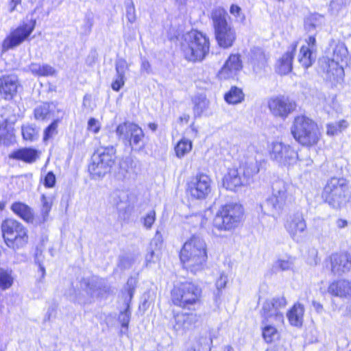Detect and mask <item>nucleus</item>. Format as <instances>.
I'll list each match as a JSON object with an SVG mask.
<instances>
[{"label": "nucleus", "instance_id": "nucleus-14", "mask_svg": "<svg viewBox=\"0 0 351 351\" xmlns=\"http://www.w3.org/2000/svg\"><path fill=\"white\" fill-rule=\"evenodd\" d=\"M286 305L287 301L283 296L266 300L261 311L263 321L271 322L272 324H282L284 316L281 309Z\"/></svg>", "mask_w": 351, "mask_h": 351}, {"label": "nucleus", "instance_id": "nucleus-55", "mask_svg": "<svg viewBox=\"0 0 351 351\" xmlns=\"http://www.w3.org/2000/svg\"><path fill=\"white\" fill-rule=\"evenodd\" d=\"M88 130L96 134L99 132L100 127L98 125V121L95 118H90L88 121Z\"/></svg>", "mask_w": 351, "mask_h": 351}, {"label": "nucleus", "instance_id": "nucleus-36", "mask_svg": "<svg viewBox=\"0 0 351 351\" xmlns=\"http://www.w3.org/2000/svg\"><path fill=\"white\" fill-rule=\"evenodd\" d=\"M278 324H272L271 322L262 320V335L267 343H271L278 336V331L275 325Z\"/></svg>", "mask_w": 351, "mask_h": 351}, {"label": "nucleus", "instance_id": "nucleus-37", "mask_svg": "<svg viewBox=\"0 0 351 351\" xmlns=\"http://www.w3.org/2000/svg\"><path fill=\"white\" fill-rule=\"evenodd\" d=\"M225 101L230 104H237L244 99L242 90L237 86H232L224 95Z\"/></svg>", "mask_w": 351, "mask_h": 351}, {"label": "nucleus", "instance_id": "nucleus-42", "mask_svg": "<svg viewBox=\"0 0 351 351\" xmlns=\"http://www.w3.org/2000/svg\"><path fill=\"white\" fill-rule=\"evenodd\" d=\"M40 215L42 217L40 222L45 223L48 220L49 214L52 207L53 200L51 197L43 194L40 197Z\"/></svg>", "mask_w": 351, "mask_h": 351}, {"label": "nucleus", "instance_id": "nucleus-32", "mask_svg": "<svg viewBox=\"0 0 351 351\" xmlns=\"http://www.w3.org/2000/svg\"><path fill=\"white\" fill-rule=\"evenodd\" d=\"M304 306L300 303L295 304L287 313L289 323L294 326H300L302 324Z\"/></svg>", "mask_w": 351, "mask_h": 351}, {"label": "nucleus", "instance_id": "nucleus-35", "mask_svg": "<svg viewBox=\"0 0 351 351\" xmlns=\"http://www.w3.org/2000/svg\"><path fill=\"white\" fill-rule=\"evenodd\" d=\"M315 56L313 55V51H311L309 47H306V46L304 45L301 47L298 60L304 69H308L311 66L315 61Z\"/></svg>", "mask_w": 351, "mask_h": 351}, {"label": "nucleus", "instance_id": "nucleus-21", "mask_svg": "<svg viewBox=\"0 0 351 351\" xmlns=\"http://www.w3.org/2000/svg\"><path fill=\"white\" fill-rule=\"evenodd\" d=\"M20 84L14 74L3 75L0 77V96L5 100H12L17 94Z\"/></svg>", "mask_w": 351, "mask_h": 351}, {"label": "nucleus", "instance_id": "nucleus-22", "mask_svg": "<svg viewBox=\"0 0 351 351\" xmlns=\"http://www.w3.org/2000/svg\"><path fill=\"white\" fill-rule=\"evenodd\" d=\"M330 261L331 272L334 275L341 276L351 269V256L347 252L332 254Z\"/></svg>", "mask_w": 351, "mask_h": 351}, {"label": "nucleus", "instance_id": "nucleus-17", "mask_svg": "<svg viewBox=\"0 0 351 351\" xmlns=\"http://www.w3.org/2000/svg\"><path fill=\"white\" fill-rule=\"evenodd\" d=\"M271 113L276 117L285 119L295 108V103L287 97L276 96L270 98L267 102Z\"/></svg>", "mask_w": 351, "mask_h": 351}, {"label": "nucleus", "instance_id": "nucleus-57", "mask_svg": "<svg viewBox=\"0 0 351 351\" xmlns=\"http://www.w3.org/2000/svg\"><path fill=\"white\" fill-rule=\"evenodd\" d=\"M152 71L151 65L148 60L145 58H142L141 60V72L146 73L147 74L150 73Z\"/></svg>", "mask_w": 351, "mask_h": 351}, {"label": "nucleus", "instance_id": "nucleus-38", "mask_svg": "<svg viewBox=\"0 0 351 351\" xmlns=\"http://www.w3.org/2000/svg\"><path fill=\"white\" fill-rule=\"evenodd\" d=\"M324 22V16L319 14H311L304 20V28L308 32H312L317 27L322 25Z\"/></svg>", "mask_w": 351, "mask_h": 351}, {"label": "nucleus", "instance_id": "nucleus-24", "mask_svg": "<svg viewBox=\"0 0 351 351\" xmlns=\"http://www.w3.org/2000/svg\"><path fill=\"white\" fill-rule=\"evenodd\" d=\"M173 319V328L178 332H184L191 330L198 321L197 315L195 313H177L174 315Z\"/></svg>", "mask_w": 351, "mask_h": 351}, {"label": "nucleus", "instance_id": "nucleus-52", "mask_svg": "<svg viewBox=\"0 0 351 351\" xmlns=\"http://www.w3.org/2000/svg\"><path fill=\"white\" fill-rule=\"evenodd\" d=\"M43 183L45 188L51 189L55 186L56 183V177L53 171H49L43 179Z\"/></svg>", "mask_w": 351, "mask_h": 351}, {"label": "nucleus", "instance_id": "nucleus-59", "mask_svg": "<svg viewBox=\"0 0 351 351\" xmlns=\"http://www.w3.org/2000/svg\"><path fill=\"white\" fill-rule=\"evenodd\" d=\"M35 263L38 265V271L41 273V278H44L45 276V268L43 265V263L39 261V256H37L34 259Z\"/></svg>", "mask_w": 351, "mask_h": 351}, {"label": "nucleus", "instance_id": "nucleus-58", "mask_svg": "<svg viewBox=\"0 0 351 351\" xmlns=\"http://www.w3.org/2000/svg\"><path fill=\"white\" fill-rule=\"evenodd\" d=\"M307 46L306 47H309L311 51L315 50L316 48V39L314 35L310 36L308 39H306Z\"/></svg>", "mask_w": 351, "mask_h": 351}, {"label": "nucleus", "instance_id": "nucleus-44", "mask_svg": "<svg viewBox=\"0 0 351 351\" xmlns=\"http://www.w3.org/2000/svg\"><path fill=\"white\" fill-rule=\"evenodd\" d=\"M132 162L133 160L131 157H126L120 162L117 174L119 179L124 180L128 177V174L132 169Z\"/></svg>", "mask_w": 351, "mask_h": 351}, {"label": "nucleus", "instance_id": "nucleus-29", "mask_svg": "<svg viewBox=\"0 0 351 351\" xmlns=\"http://www.w3.org/2000/svg\"><path fill=\"white\" fill-rule=\"evenodd\" d=\"M58 112L59 110L56 105L51 103H43L38 106L34 111V117L38 121H47L56 117V112Z\"/></svg>", "mask_w": 351, "mask_h": 351}, {"label": "nucleus", "instance_id": "nucleus-20", "mask_svg": "<svg viewBox=\"0 0 351 351\" xmlns=\"http://www.w3.org/2000/svg\"><path fill=\"white\" fill-rule=\"evenodd\" d=\"M80 285L91 298L102 297L109 290L105 280L97 276L82 278Z\"/></svg>", "mask_w": 351, "mask_h": 351}, {"label": "nucleus", "instance_id": "nucleus-43", "mask_svg": "<svg viewBox=\"0 0 351 351\" xmlns=\"http://www.w3.org/2000/svg\"><path fill=\"white\" fill-rule=\"evenodd\" d=\"M12 130L8 127L6 121L0 123V144L8 146L14 141Z\"/></svg>", "mask_w": 351, "mask_h": 351}, {"label": "nucleus", "instance_id": "nucleus-18", "mask_svg": "<svg viewBox=\"0 0 351 351\" xmlns=\"http://www.w3.org/2000/svg\"><path fill=\"white\" fill-rule=\"evenodd\" d=\"M137 284V280L136 278L130 277L128 278L127 283L124 287L125 291L127 293V295L125 297V308L124 311H121L119 317L118 321L121 325V334H127L128 330V325L130 321L131 317V311L130 310V302L132 300L134 290Z\"/></svg>", "mask_w": 351, "mask_h": 351}, {"label": "nucleus", "instance_id": "nucleus-64", "mask_svg": "<svg viewBox=\"0 0 351 351\" xmlns=\"http://www.w3.org/2000/svg\"><path fill=\"white\" fill-rule=\"evenodd\" d=\"M123 195H124V193L121 191H117V192L114 193V195L115 196V197H118L119 199V202H116V204L117 206H119L121 203L123 202V199H122V197H121V196Z\"/></svg>", "mask_w": 351, "mask_h": 351}, {"label": "nucleus", "instance_id": "nucleus-61", "mask_svg": "<svg viewBox=\"0 0 351 351\" xmlns=\"http://www.w3.org/2000/svg\"><path fill=\"white\" fill-rule=\"evenodd\" d=\"M192 219H194V221H195L196 222H199V226L201 228H203L204 227L205 224H206V219H205L202 215H195L193 217H191Z\"/></svg>", "mask_w": 351, "mask_h": 351}, {"label": "nucleus", "instance_id": "nucleus-13", "mask_svg": "<svg viewBox=\"0 0 351 351\" xmlns=\"http://www.w3.org/2000/svg\"><path fill=\"white\" fill-rule=\"evenodd\" d=\"M36 21L30 20L27 23L19 25L10 32V34L3 40L1 52L5 53L9 49L19 46L26 40L35 29Z\"/></svg>", "mask_w": 351, "mask_h": 351}, {"label": "nucleus", "instance_id": "nucleus-34", "mask_svg": "<svg viewBox=\"0 0 351 351\" xmlns=\"http://www.w3.org/2000/svg\"><path fill=\"white\" fill-rule=\"evenodd\" d=\"M192 101L195 117H200L208 108L209 101L204 95H195Z\"/></svg>", "mask_w": 351, "mask_h": 351}, {"label": "nucleus", "instance_id": "nucleus-30", "mask_svg": "<svg viewBox=\"0 0 351 351\" xmlns=\"http://www.w3.org/2000/svg\"><path fill=\"white\" fill-rule=\"evenodd\" d=\"M11 210L19 217L27 223H32L34 221V211L31 207L25 203L16 202L12 204Z\"/></svg>", "mask_w": 351, "mask_h": 351}, {"label": "nucleus", "instance_id": "nucleus-8", "mask_svg": "<svg viewBox=\"0 0 351 351\" xmlns=\"http://www.w3.org/2000/svg\"><path fill=\"white\" fill-rule=\"evenodd\" d=\"M116 149L113 146L97 149L91 158L88 170L94 179L103 178L109 173L114 164Z\"/></svg>", "mask_w": 351, "mask_h": 351}, {"label": "nucleus", "instance_id": "nucleus-40", "mask_svg": "<svg viewBox=\"0 0 351 351\" xmlns=\"http://www.w3.org/2000/svg\"><path fill=\"white\" fill-rule=\"evenodd\" d=\"M213 332V330H210L209 332L205 334V335L200 336L193 346L200 351H210L213 339L215 337Z\"/></svg>", "mask_w": 351, "mask_h": 351}, {"label": "nucleus", "instance_id": "nucleus-46", "mask_svg": "<svg viewBox=\"0 0 351 351\" xmlns=\"http://www.w3.org/2000/svg\"><path fill=\"white\" fill-rule=\"evenodd\" d=\"M348 54V50L345 45L343 43H338L336 45L333 49L332 62L337 64L339 62L343 61L346 58Z\"/></svg>", "mask_w": 351, "mask_h": 351}, {"label": "nucleus", "instance_id": "nucleus-45", "mask_svg": "<svg viewBox=\"0 0 351 351\" xmlns=\"http://www.w3.org/2000/svg\"><path fill=\"white\" fill-rule=\"evenodd\" d=\"M12 270L0 267V288L3 290L9 289L13 284L14 278Z\"/></svg>", "mask_w": 351, "mask_h": 351}, {"label": "nucleus", "instance_id": "nucleus-48", "mask_svg": "<svg viewBox=\"0 0 351 351\" xmlns=\"http://www.w3.org/2000/svg\"><path fill=\"white\" fill-rule=\"evenodd\" d=\"M59 122H60V119L58 118H56L45 129L44 133H43V141L45 142L49 141L50 138H51L54 135H56L58 133L57 128H58Z\"/></svg>", "mask_w": 351, "mask_h": 351}, {"label": "nucleus", "instance_id": "nucleus-49", "mask_svg": "<svg viewBox=\"0 0 351 351\" xmlns=\"http://www.w3.org/2000/svg\"><path fill=\"white\" fill-rule=\"evenodd\" d=\"M124 5L125 7L126 18L130 23L135 22L136 16L135 7L132 0H125Z\"/></svg>", "mask_w": 351, "mask_h": 351}, {"label": "nucleus", "instance_id": "nucleus-39", "mask_svg": "<svg viewBox=\"0 0 351 351\" xmlns=\"http://www.w3.org/2000/svg\"><path fill=\"white\" fill-rule=\"evenodd\" d=\"M192 147V141L187 138H182L177 143L174 147L176 156L178 158H182L191 151Z\"/></svg>", "mask_w": 351, "mask_h": 351}, {"label": "nucleus", "instance_id": "nucleus-33", "mask_svg": "<svg viewBox=\"0 0 351 351\" xmlns=\"http://www.w3.org/2000/svg\"><path fill=\"white\" fill-rule=\"evenodd\" d=\"M29 69L33 75L37 76H51L56 72L54 68L47 64L32 63L29 65Z\"/></svg>", "mask_w": 351, "mask_h": 351}, {"label": "nucleus", "instance_id": "nucleus-2", "mask_svg": "<svg viewBox=\"0 0 351 351\" xmlns=\"http://www.w3.org/2000/svg\"><path fill=\"white\" fill-rule=\"evenodd\" d=\"M180 258L184 267L193 274L204 269L207 260L206 245L199 236H193L180 250Z\"/></svg>", "mask_w": 351, "mask_h": 351}, {"label": "nucleus", "instance_id": "nucleus-27", "mask_svg": "<svg viewBox=\"0 0 351 351\" xmlns=\"http://www.w3.org/2000/svg\"><path fill=\"white\" fill-rule=\"evenodd\" d=\"M328 291L334 296L351 298V280H335L330 284Z\"/></svg>", "mask_w": 351, "mask_h": 351}, {"label": "nucleus", "instance_id": "nucleus-23", "mask_svg": "<svg viewBox=\"0 0 351 351\" xmlns=\"http://www.w3.org/2000/svg\"><path fill=\"white\" fill-rule=\"evenodd\" d=\"M269 58V54H267L263 48L258 47H253L248 53V61L253 71L256 73L265 68Z\"/></svg>", "mask_w": 351, "mask_h": 351}, {"label": "nucleus", "instance_id": "nucleus-5", "mask_svg": "<svg viewBox=\"0 0 351 351\" xmlns=\"http://www.w3.org/2000/svg\"><path fill=\"white\" fill-rule=\"evenodd\" d=\"M291 132L295 140L304 146L314 145L319 138L317 124L305 116L295 118Z\"/></svg>", "mask_w": 351, "mask_h": 351}, {"label": "nucleus", "instance_id": "nucleus-62", "mask_svg": "<svg viewBox=\"0 0 351 351\" xmlns=\"http://www.w3.org/2000/svg\"><path fill=\"white\" fill-rule=\"evenodd\" d=\"M347 225H348V221L346 219H338L336 221V226L339 228H343L346 227Z\"/></svg>", "mask_w": 351, "mask_h": 351}, {"label": "nucleus", "instance_id": "nucleus-63", "mask_svg": "<svg viewBox=\"0 0 351 351\" xmlns=\"http://www.w3.org/2000/svg\"><path fill=\"white\" fill-rule=\"evenodd\" d=\"M21 2V0H11L10 3V12H13L16 5L20 4Z\"/></svg>", "mask_w": 351, "mask_h": 351}, {"label": "nucleus", "instance_id": "nucleus-19", "mask_svg": "<svg viewBox=\"0 0 351 351\" xmlns=\"http://www.w3.org/2000/svg\"><path fill=\"white\" fill-rule=\"evenodd\" d=\"M285 228L293 240L296 242L302 241V234L306 229V223L302 212L297 211L290 215L286 219Z\"/></svg>", "mask_w": 351, "mask_h": 351}, {"label": "nucleus", "instance_id": "nucleus-10", "mask_svg": "<svg viewBox=\"0 0 351 351\" xmlns=\"http://www.w3.org/2000/svg\"><path fill=\"white\" fill-rule=\"evenodd\" d=\"M1 231L7 246L17 250L26 245L28 241L26 228L19 221L7 219L1 223Z\"/></svg>", "mask_w": 351, "mask_h": 351}, {"label": "nucleus", "instance_id": "nucleus-28", "mask_svg": "<svg viewBox=\"0 0 351 351\" xmlns=\"http://www.w3.org/2000/svg\"><path fill=\"white\" fill-rule=\"evenodd\" d=\"M297 48V43H293L287 52L278 60L276 71L280 75L288 74L292 70V61Z\"/></svg>", "mask_w": 351, "mask_h": 351}, {"label": "nucleus", "instance_id": "nucleus-6", "mask_svg": "<svg viewBox=\"0 0 351 351\" xmlns=\"http://www.w3.org/2000/svg\"><path fill=\"white\" fill-rule=\"evenodd\" d=\"M116 134L119 140L128 145L132 151L141 152L145 148L146 141L143 129L137 124L129 121L117 126Z\"/></svg>", "mask_w": 351, "mask_h": 351}, {"label": "nucleus", "instance_id": "nucleus-25", "mask_svg": "<svg viewBox=\"0 0 351 351\" xmlns=\"http://www.w3.org/2000/svg\"><path fill=\"white\" fill-rule=\"evenodd\" d=\"M242 69V61L239 54H230L219 71L221 79L233 77Z\"/></svg>", "mask_w": 351, "mask_h": 351}, {"label": "nucleus", "instance_id": "nucleus-51", "mask_svg": "<svg viewBox=\"0 0 351 351\" xmlns=\"http://www.w3.org/2000/svg\"><path fill=\"white\" fill-rule=\"evenodd\" d=\"M22 135L25 140L33 141L36 138L37 131L32 125L23 126Z\"/></svg>", "mask_w": 351, "mask_h": 351}, {"label": "nucleus", "instance_id": "nucleus-15", "mask_svg": "<svg viewBox=\"0 0 351 351\" xmlns=\"http://www.w3.org/2000/svg\"><path fill=\"white\" fill-rule=\"evenodd\" d=\"M269 154L271 158L282 166L293 165L298 160L297 152L290 145L281 142L273 143Z\"/></svg>", "mask_w": 351, "mask_h": 351}, {"label": "nucleus", "instance_id": "nucleus-12", "mask_svg": "<svg viewBox=\"0 0 351 351\" xmlns=\"http://www.w3.org/2000/svg\"><path fill=\"white\" fill-rule=\"evenodd\" d=\"M287 184L282 180H277L272 184L271 195L267 197L263 209L273 217H278L284 210L288 199Z\"/></svg>", "mask_w": 351, "mask_h": 351}, {"label": "nucleus", "instance_id": "nucleus-50", "mask_svg": "<svg viewBox=\"0 0 351 351\" xmlns=\"http://www.w3.org/2000/svg\"><path fill=\"white\" fill-rule=\"evenodd\" d=\"M156 221V212L154 210L149 211L144 217H141V221L143 227L150 230Z\"/></svg>", "mask_w": 351, "mask_h": 351}, {"label": "nucleus", "instance_id": "nucleus-11", "mask_svg": "<svg viewBox=\"0 0 351 351\" xmlns=\"http://www.w3.org/2000/svg\"><path fill=\"white\" fill-rule=\"evenodd\" d=\"M348 181L343 178L333 177L325 185L322 198L334 208H339L346 202Z\"/></svg>", "mask_w": 351, "mask_h": 351}, {"label": "nucleus", "instance_id": "nucleus-60", "mask_svg": "<svg viewBox=\"0 0 351 351\" xmlns=\"http://www.w3.org/2000/svg\"><path fill=\"white\" fill-rule=\"evenodd\" d=\"M241 12V9L239 5L232 4L230 6V12L231 14L234 15V16L239 17Z\"/></svg>", "mask_w": 351, "mask_h": 351}, {"label": "nucleus", "instance_id": "nucleus-41", "mask_svg": "<svg viewBox=\"0 0 351 351\" xmlns=\"http://www.w3.org/2000/svg\"><path fill=\"white\" fill-rule=\"evenodd\" d=\"M159 234L160 232L157 230L156 237ZM157 239L155 238L151 241L149 247L147 248V252L145 256V263L147 267L149 266L152 263H155L158 260V254H157V252L158 250H157Z\"/></svg>", "mask_w": 351, "mask_h": 351}, {"label": "nucleus", "instance_id": "nucleus-4", "mask_svg": "<svg viewBox=\"0 0 351 351\" xmlns=\"http://www.w3.org/2000/svg\"><path fill=\"white\" fill-rule=\"evenodd\" d=\"M228 14L225 9L217 7L211 12L215 37L220 47H231L237 38L235 29L228 23Z\"/></svg>", "mask_w": 351, "mask_h": 351}, {"label": "nucleus", "instance_id": "nucleus-31", "mask_svg": "<svg viewBox=\"0 0 351 351\" xmlns=\"http://www.w3.org/2000/svg\"><path fill=\"white\" fill-rule=\"evenodd\" d=\"M9 157L27 163H32L36 160L38 154L37 151L34 149L22 148L12 152Z\"/></svg>", "mask_w": 351, "mask_h": 351}, {"label": "nucleus", "instance_id": "nucleus-7", "mask_svg": "<svg viewBox=\"0 0 351 351\" xmlns=\"http://www.w3.org/2000/svg\"><path fill=\"white\" fill-rule=\"evenodd\" d=\"M201 292V289L192 282H179L171 291V300L175 305L190 309L199 302Z\"/></svg>", "mask_w": 351, "mask_h": 351}, {"label": "nucleus", "instance_id": "nucleus-16", "mask_svg": "<svg viewBox=\"0 0 351 351\" xmlns=\"http://www.w3.org/2000/svg\"><path fill=\"white\" fill-rule=\"evenodd\" d=\"M188 191L195 199H206L211 192L210 178L204 173L196 175L189 182Z\"/></svg>", "mask_w": 351, "mask_h": 351}, {"label": "nucleus", "instance_id": "nucleus-53", "mask_svg": "<svg viewBox=\"0 0 351 351\" xmlns=\"http://www.w3.org/2000/svg\"><path fill=\"white\" fill-rule=\"evenodd\" d=\"M276 267L282 271L291 270L293 268V258H289L287 260L280 259L276 263Z\"/></svg>", "mask_w": 351, "mask_h": 351}, {"label": "nucleus", "instance_id": "nucleus-54", "mask_svg": "<svg viewBox=\"0 0 351 351\" xmlns=\"http://www.w3.org/2000/svg\"><path fill=\"white\" fill-rule=\"evenodd\" d=\"M349 3V0H331L330 8L332 10L338 12Z\"/></svg>", "mask_w": 351, "mask_h": 351}, {"label": "nucleus", "instance_id": "nucleus-26", "mask_svg": "<svg viewBox=\"0 0 351 351\" xmlns=\"http://www.w3.org/2000/svg\"><path fill=\"white\" fill-rule=\"evenodd\" d=\"M130 65L127 61L122 58H118L115 60V78L112 82L111 88L113 90L118 92L125 84V73L129 70Z\"/></svg>", "mask_w": 351, "mask_h": 351}, {"label": "nucleus", "instance_id": "nucleus-9", "mask_svg": "<svg viewBox=\"0 0 351 351\" xmlns=\"http://www.w3.org/2000/svg\"><path fill=\"white\" fill-rule=\"evenodd\" d=\"M243 215L241 205L236 203L226 204L217 213L213 226L219 230H230L239 226Z\"/></svg>", "mask_w": 351, "mask_h": 351}, {"label": "nucleus", "instance_id": "nucleus-3", "mask_svg": "<svg viewBox=\"0 0 351 351\" xmlns=\"http://www.w3.org/2000/svg\"><path fill=\"white\" fill-rule=\"evenodd\" d=\"M182 50L188 61L202 62L209 53V38L202 32L193 29L184 35Z\"/></svg>", "mask_w": 351, "mask_h": 351}, {"label": "nucleus", "instance_id": "nucleus-1", "mask_svg": "<svg viewBox=\"0 0 351 351\" xmlns=\"http://www.w3.org/2000/svg\"><path fill=\"white\" fill-rule=\"evenodd\" d=\"M251 149V154L244 156L238 168L230 169L225 175L223 184L227 189L235 191L238 187L250 184L259 172L258 154L253 147Z\"/></svg>", "mask_w": 351, "mask_h": 351}, {"label": "nucleus", "instance_id": "nucleus-47", "mask_svg": "<svg viewBox=\"0 0 351 351\" xmlns=\"http://www.w3.org/2000/svg\"><path fill=\"white\" fill-rule=\"evenodd\" d=\"M347 127V121L346 120H341L338 122L328 124L326 132L328 135L335 136L341 132Z\"/></svg>", "mask_w": 351, "mask_h": 351}, {"label": "nucleus", "instance_id": "nucleus-56", "mask_svg": "<svg viewBox=\"0 0 351 351\" xmlns=\"http://www.w3.org/2000/svg\"><path fill=\"white\" fill-rule=\"evenodd\" d=\"M228 282V277L224 274H221L219 278L216 281L217 289L219 291L223 289Z\"/></svg>", "mask_w": 351, "mask_h": 351}]
</instances>
